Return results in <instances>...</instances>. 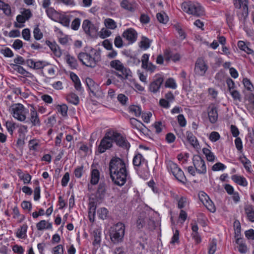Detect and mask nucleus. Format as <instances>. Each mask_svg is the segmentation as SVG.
Returning a JSON list of instances; mask_svg holds the SVG:
<instances>
[{
	"instance_id": "nucleus-1",
	"label": "nucleus",
	"mask_w": 254,
	"mask_h": 254,
	"mask_svg": "<svg viewBox=\"0 0 254 254\" xmlns=\"http://www.w3.org/2000/svg\"><path fill=\"white\" fill-rule=\"evenodd\" d=\"M109 171L113 182L119 186L126 183L128 173L124 161L118 157L113 158L109 163Z\"/></svg>"
},
{
	"instance_id": "nucleus-2",
	"label": "nucleus",
	"mask_w": 254,
	"mask_h": 254,
	"mask_svg": "<svg viewBox=\"0 0 254 254\" xmlns=\"http://www.w3.org/2000/svg\"><path fill=\"white\" fill-rule=\"evenodd\" d=\"M78 59L87 66L94 67L101 60V51L98 49L91 48L88 53H80L78 56Z\"/></svg>"
},
{
	"instance_id": "nucleus-3",
	"label": "nucleus",
	"mask_w": 254,
	"mask_h": 254,
	"mask_svg": "<svg viewBox=\"0 0 254 254\" xmlns=\"http://www.w3.org/2000/svg\"><path fill=\"white\" fill-rule=\"evenodd\" d=\"M181 9L188 14L199 17L204 14V8L198 2L191 1H184L181 4Z\"/></svg>"
},
{
	"instance_id": "nucleus-4",
	"label": "nucleus",
	"mask_w": 254,
	"mask_h": 254,
	"mask_svg": "<svg viewBox=\"0 0 254 254\" xmlns=\"http://www.w3.org/2000/svg\"><path fill=\"white\" fill-rule=\"evenodd\" d=\"M133 164L138 167L137 171L139 175L142 177H147L149 176V170L147 161L143 157L142 154L138 153L133 158Z\"/></svg>"
},
{
	"instance_id": "nucleus-5",
	"label": "nucleus",
	"mask_w": 254,
	"mask_h": 254,
	"mask_svg": "<svg viewBox=\"0 0 254 254\" xmlns=\"http://www.w3.org/2000/svg\"><path fill=\"white\" fill-rule=\"evenodd\" d=\"M9 111L14 119L20 122L25 121L26 115L28 112V110L22 104L20 103L12 104L9 107Z\"/></svg>"
},
{
	"instance_id": "nucleus-6",
	"label": "nucleus",
	"mask_w": 254,
	"mask_h": 254,
	"mask_svg": "<svg viewBox=\"0 0 254 254\" xmlns=\"http://www.w3.org/2000/svg\"><path fill=\"white\" fill-rule=\"evenodd\" d=\"M125 226L122 223H118L112 228L110 232V238L114 243L121 242L125 234Z\"/></svg>"
},
{
	"instance_id": "nucleus-7",
	"label": "nucleus",
	"mask_w": 254,
	"mask_h": 254,
	"mask_svg": "<svg viewBox=\"0 0 254 254\" xmlns=\"http://www.w3.org/2000/svg\"><path fill=\"white\" fill-rule=\"evenodd\" d=\"M166 166L168 171L172 173L177 180L181 182L185 183L187 180L184 172L177 164L168 160L166 162Z\"/></svg>"
},
{
	"instance_id": "nucleus-8",
	"label": "nucleus",
	"mask_w": 254,
	"mask_h": 254,
	"mask_svg": "<svg viewBox=\"0 0 254 254\" xmlns=\"http://www.w3.org/2000/svg\"><path fill=\"white\" fill-rule=\"evenodd\" d=\"M114 142L112 131H108L105 136L101 140L100 145L98 146V151L100 153L105 152L107 149H110L113 146Z\"/></svg>"
},
{
	"instance_id": "nucleus-9",
	"label": "nucleus",
	"mask_w": 254,
	"mask_h": 254,
	"mask_svg": "<svg viewBox=\"0 0 254 254\" xmlns=\"http://www.w3.org/2000/svg\"><path fill=\"white\" fill-rule=\"evenodd\" d=\"M110 66L118 72H115V74L119 78L123 79L124 76H127L128 75L129 70L127 69L122 63V62L119 60H115L112 61L110 63Z\"/></svg>"
},
{
	"instance_id": "nucleus-10",
	"label": "nucleus",
	"mask_w": 254,
	"mask_h": 254,
	"mask_svg": "<svg viewBox=\"0 0 254 254\" xmlns=\"http://www.w3.org/2000/svg\"><path fill=\"white\" fill-rule=\"evenodd\" d=\"M192 162L197 173L200 175H204L206 173L207 168L205 161L200 156H194Z\"/></svg>"
},
{
	"instance_id": "nucleus-11",
	"label": "nucleus",
	"mask_w": 254,
	"mask_h": 254,
	"mask_svg": "<svg viewBox=\"0 0 254 254\" xmlns=\"http://www.w3.org/2000/svg\"><path fill=\"white\" fill-rule=\"evenodd\" d=\"M208 69V66L204 60L199 58L195 63L194 67L195 74L197 76H204Z\"/></svg>"
},
{
	"instance_id": "nucleus-12",
	"label": "nucleus",
	"mask_w": 254,
	"mask_h": 254,
	"mask_svg": "<svg viewBox=\"0 0 254 254\" xmlns=\"http://www.w3.org/2000/svg\"><path fill=\"white\" fill-rule=\"evenodd\" d=\"M163 80L164 79L161 75H155L153 77V81L149 85V91L153 93H156L159 92Z\"/></svg>"
},
{
	"instance_id": "nucleus-13",
	"label": "nucleus",
	"mask_w": 254,
	"mask_h": 254,
	"mask_svg": "<svg viewBox=\"0 0 254 254\" xmlns=\"http://www.w3.org/2000/svg\"><path fill=\"white\" fill-rule=\"evenodd\" d=\"M113 137L114 142L116 144L121 147L125 149H128L130 144L126 139V137L122 135L121 133L112 131Z\"/></svg>"
},
{
	"instance_id": "nucleus-14",
	"label": "nucleus",
	"mask_w": 254,
	"mask_h": 254,
	"mask_svg": "<svg viewBox=\"0 0 254 254\" xmlns=\"http://www.w3.org/2000/svg\"><path fill=\"white\" fill-rule=\"evenodd\" d=\"M28 120L33 126H40L41 125L37 111L33 105H30V114L28 117Z\"/></svg>"
},
{
	"instance_id": "nucleus-15",
	"label": "nucleus",
	"mask_w": 254,
	"mask_h": 254,
	"mask_svg": "<svg viewBox=\"0 0 254 254\" xmlns=\"http://www.w3.org/2000/svg\"><path fill=\"white\" fill-rule=\"evenodd\" d=\"M137 36V32L132 28H127L122 34L123 37L130 44H132L136 41Z\"/></svg>"
},
{
	"instance_id": "nucleus-16",
	"label": "nucleus",
	"mask_w": 254,
	"mask_h": 254,
	"mask_svg": "<svg viewBox=\"0 0 254 254\" xmlns=\"http://www.w3.org/2000/svg\"><path fill=\"white\" fill-rule=\"evenodd\" d=\"M150 55L147 54H144L141 58V67L146 70L153 72L156 69V66L151 63L149 62Z\"/></svg>"
},
{
	"instance_id": "nucleus-17",
	"label": "nucleus",
	"mask_w": 254,
	"mask_h": 254,
	"mask_svg": "<svg viewBox=\"0 0 254 254\" xmlns=\"http://www.w3.org/2000/svg\"><path fill=\"white\" fill-rule=\"evenodd\" d=\"M85 82L90 92L94 96H96L97 92L99 90V86L98 84L96 83L91 78H86Z\"/></svg>"
},
{
	"instance_id": "nucleus-18",
	"label": "nucleus",
	"mask_w": 254,
	"mask_h": 254,
	"mask_svg": "<svg viewBox=\"0 0 254 254\" xmlns=\"http://www.w3.org/2000/svg\"><path fill=\"white\" fill-rule=\"evenodd\" d=\"M208 116L211 123L214 124L217 122L218 119V113L217 110L215 106L211 105L208 107Z\"/></svg>"
},
{
	"instance_id": "nucleus-19",
	"label": "nucleus",
	"mask_w": 254,
	"mask_h": 254,
	"mask_svg": "<svg viewBox=\"0 0 254 254\" xmlns=\"http://www.w3.org/2000/svg\"><path fill=\"white\" fill-rule=\"evenodd\" d=\"M186 137L190 144L194 148H200L199 144L197 139L191 131H187L186 132Z\"/></svg>"
},
{
	"instance_id": "nucleus-20",
	"label": "nucleus",
	"mask_w": 254,
	"mask_h": 254,
	"mask_svg": "<svg viewBox=\"0 0 254 254\" xmlns=\"http://www.w3.org/2000/svg\"><path fill=\"white\" fill-rule=\"evenodd\" d=\"M37 229L38 231H43L44 230H53V224L52 222L45 220L40 221L36 225Z\"/></svg>"
},
{
	"instance_id": "nucleus-21",
	"label": "nucleus",
	"mask_w": 254,
	"mask_h": 254,
	"mask_svg": "<svg viewBox=\"0 0 254 254\" xmlns=\"http://www.w3.org/2000/svg\"><path fill=\"white\" fill-rule=\"evenodd\" d=\"M26 63L28 66L35 69H39L41 68H43V67L46 66V64L44 62H35L32 59H29L27 60Z\"/></svg>"
},
{
	"instance_id": "nucleus-22",
	"label": "nucleus",
	"mask_w": 254,
	"mask_h": 254,
	"mask_svg": "<svg viewBox=\"0 0 254 254\" xmlns=\"http://www.w3.org/2000/svg\"><path fill=\"white\" fill-rule=\"evenodd\" d=\"M244 210L248 219L252 222H254V207L250 204H247L244 206Z\"/></svg>"
},
{
	"instance_id": "nucleus-23",
	"label": "nucleus",
	"mask_w": 254,
	"mask_h": 254,
	"mask_svg": "<svg viewBox=\"0 0 254 254\" xmlns=\"http://www.w3.org/2000/svg\"><path fill=\"white\" fill-rule=\"evenodd\" d=\"M130 124L133 128L136 129L140 132H143L145 130V126L141 122L134 118L130 119Z\"/></svg>"
},
{
	"instance_id": "nucleus-24",
	"label": "nucleus",
	"mask_w": 254,
	"mask_h": 254,
	"mask_svg": "<svg viewBox=\"0 0 254 254\" xmlns=\"http://www.w3.org/2000/svg\"><path fill=\"white\" fill-rule=\"evenodd\" d=\"M180 58V55L178 53H173L168 50L164 52V59L167 61L171 60L175 62L179 61Z\"/></svg>"
},
{
	"instance_id": "nucleus-25",
	"label": "nucleus",
	"mask_w": 254,
	"mask_h": 254,
	"mask_svg": "<svg viewBox=\"0 0 254 254\" xmlns=\"http://www.w3.org/2000/svg\"><path fill=\"white\" fill-rule=\"evenodd\" d=\"M70 77L74 83V86L76 90L79 92H82L83 89L82 87L80 80L77 75L73 72H71Z\"/></svg>"
},
{
	"instance_id": "nucleus-26",
	"label": "nucleus",
	"mask_w": 254,
	"mask_h": 254,
	"mask_svg": "<svg viewBox=\"0 0 254 254\" xmlns=\"http://www.w3.org/2000/svg\"><path fill=\"white\" fill-rule=\"evenodd\" d=\"M96 209V204L93 202H90L88 208V218L91 223H93L95 221Z\"/></svg>"
},
{
	"instance_id": "nucleus-27",
	"label": "nucleus",
	"mask_w": 254,
	"mask_h": 254,
	"mask_svg": "<svg viewBox=\"0 0 254 254\" xmlns=\"http://www.w3.org/2000/svg\"><path fill=\"white\" fill-rule=\"evenodd\" d=\"M82 27L83 30L87 34L91 35L93 32L94 26L89 20H84L82 23Z\"/></svg>"
},
{
	"instance_id": "nucleus-28",
	"label": "nucleus",
	"mask_w": 254,
	"mask_h": 254,
	"mask_svg": "<svg viewBox=\"0 0 254 254\" xmlns=\"http://www.w3.org/2000/svg\"><path fill=\"white\" fill-rule=\"evenodd\" d=\"M239 48L249 55H254V51L251 49L243 41H239L237 44Z\"/></svg>"
},
{
	"instance_id": "nucleus-29",
	"label": "nucleus",
	"mask_w": 254,
	"mask_h": 254,
	"mask_svg": "<svg viewBox=\"0 0 254 254\" xmlns=\"http://www.w3.org/2000/svg\"><path fill=\"white\" fill-rule=\"evenodd\" d=\"M28 226L26 224H23L17 230L16 236L20 239H25L27 236Z\"/></svg>"
},
{
	"instance_id": "nucleus-30",
	"label": "nucleus",
	"mask_w": 254,
	"mask_h": 254,
	"mask_svg": "<svg viewBox=\"0 0 254 254\" xmlns=\"http://www.w3.org/2000/svg\"><path fill=\"white\" fill-rule=\"evenodd\" d=\"M178 202V208L183 209L188 207L190 204L189 199L185 196H178L177 199Z\"/></svg>"
},
{
	"instance_id": "nucleus-31",
	"label": "nucleus",
	"mask_w": 254,
	"mask_h": 254,
	"mask_svg": "<svg viewBox=\"0 0 254 254\" xmlns=\"http://www.w3.org/2000/svg\"><path fill=\"white\" fill-rule=\"evenodd\" d=\"M121 6L122 8L130 12L134 11L136 9L135 4L130 2L127 0H123L121 2Z\"/></svg>"
},
{
	"instance_id": "nucleus-32",
	"label": "nucleus",
	"mask_w": 254,
	"mask_h": 254,
	"mask_svg": "<svg viewBox=\"0 0 254 254\" xmlns=\"http://www.w3.org/2000/svg\"><path fill=\"white\" fill-rule=\"evenodd\" d=\"M100 179V172L96 169H93L91 172L90 183L93 185L98 184Z\"/></svg>"
},
{
	"instance_id": "nucleus-33",
	"label": "nucleus",
	"mask_w": 254,
	"mask_h": 254,
	"mask_svg": "<svg viewBox=\"0 0 254 254\" xmlns=\"http://www.w3.org/2000/svg\"><path fill=\"white\" fill-rule=\"evenodd\" d=\"M232 179L235 183L240 186L246 187L248 185L246 179L243 176L235 175L232 177Z\"/></svg>"
},
{
	"instance_id": "nucleus-34",
	"label": "nucleus",
	"mask_w": 254,
	"mask_h": 254,
	"mask_svg": "<svg viewBox=\"0 0 254 254\" xmlns=\"http://www.w3.org/2000/svg\"><path fill=\"white\" fill-rule=\"evenodd\" d=\"M63 25L68 27L70 23V19L68 16L64 14H59L58 15V20Z\"/></svg>"
},
{
	"instance_id": "nucleus-35",
	"label": "nucleus",
	"mask_w": 254,
	"mask_h": 254,
	"mask_svg": "<svg viewBox=\"0 0 254 254\" xmlns=\"http://www.w3.org/2000/svg\"><path fill=\"white\" fill-rule=\"evenodd\" d=\"M57 34L59 42L61 44L64 45L67 44L68 42V38L67 35L64 34L60 30H58Z\"/></svg>"
},
{
	"instance_id": "nucleus-36",
	"label": "nucleus",
	"mask_w": 254,
	"mask_h": 254,
	"mask_svg": "<svg viewBox=\"0 0 254 254\" xmlns=\"http://www.w3.org/2000/svg\"><path fill=\"white\" fill-rule=\"evenodd\" d=\"M67 101L75 105H77L79 104V99L78 96L73 93H70L66 96Z\"/></svg>"
},
{
	"instance_id": "nucleus-37",
	"label": "nucleus",
	"mask_w": 254,
	"mask_h": 254,
	"mask_svg": "<svg viewBox=\"0 0 254 254\" xmlns=\"http://www.w3.org/2000/svg\"><path fill=\"white\" fill-rule=\"evenodd\" d=\"M65 60L67 64L72 68H76L77 66V61L75 58L69 55H66Z\"/></svg>"
},
{
	"instance_id": "nucleus-38",
	"label": "nucleus",
	"mask_w": 254,
	"mask_h": 254,
	"mask_svg": "<svg viewBox=\"0 0 254 254\" xmlns=\"http://www.w3.org/2000/svg\"><path fill=\"white\" fill-rule=\"evenodd\" d=\"M0 9L2 10L6 15H11V10L10 5L1 0H0Z\"/></svg>"
},
{
	"instance_id": "nucleus-39",
	"label": "nucleus",
	"mask_w": 254,
	"mask_h": 254,
	"mask_svg": "<svg viewBox=\"0 0 254 254\" xmlns=\"http://www.w3.org/2000/svg\"><path fill=\"white\" fill-rule=\"evenodd\" d=\"M46 13L49 18L53 20L57 21L58 20L59 13L53 8L50 7L46 9Z\"/></svg>"
},
{
	"instance_id": "nucleus-40",
	"label": "nucleus",
	"mask_w": 254,
	"mask_h": 254,
	"mask_svg": "<svg viewBox=\"0 0 254 254\" xmlns=\"http://www.w3.org/2000/svg\"><path fill=\"white\" fill-rule=\"evenodd\" d=\"M129 112L136 117H139L141 114V109L139 106L131 105L128 108Z\"/></svg>"
},
{
	"instance_id": "nucleus-41",
	"label": "nucleus",
	"mask_w": 254,
	"mask_h": 254,
	"mask_svg": "<svg viewBox=\"0 0 254 254\" xmlns=\"http://www.w3.org/2000/svg\"><path fill=\"white\" fill-rule=\"evenodd\" d=\"M12 214L13 218H19V220H18V222L19 223H21L25 219L24 215H20L18 208L16 206H14L12 209Z\"/></svg>"
},
{
	"instance_id": "nucleus-42",
	"label": "nucleus",
	"mask_w": 254,
	"mask_h": 254,
	"mask_svg": "<svg viewBox=\"0 0 254 254\" xmlns=\"http://www.w3.org/2000/svg\"><path fill=\"white\" fill-rule=\"evenodd\" d=\"M104 24L107 29L112 30L115 29L117 27L116 22L111 18H107L105 19Z\"/></svg>"
},
{
	"instance_id": "nucleus-43",
	"label": "nucleus",
	"mask_w": 254,
	"mask_h": 254,
	"mask_svg": "<svg viewBox=\"0 0 254 254\" xmlns=\"http://www.w3.org/2000/svg\"><path fill=\"white\" fill-rule=\"evenodd\" d=\"M97 215L99 219L105 220L108 216V210L105 207H101L97 210Z\"/></svg>"
},
{
	"instance_id": "nucleus-44",
	"label": "nucleus",
	"mask_w": 254,
	"mask_h": 254,
	"mask_svg": "<svg viewBox=\"0 0 254 254\" xmlns=\"http://www.w3.org/2000/svg\"><path fill=\"white\" fill-rule=\"evenodd\" d=\"M203 154L205 155L207 160L209 162H214L215 159V156L213 153H212L209 149L204 148L202 150Z\"/></svg>"
},
{
	"instance_id": "nucleus-45",
	"label": "nucleus",
	"mask_w": 254,
	"mask_h": 254,
	"mask_svg": "<svg viewBox=\"0 0 254 254\" xmlns=\"http://www.w3.org/2000/svg\"><path fill=\"white\" fill-rule=\"evenodd\" d=\"M93 237H94V241L93 244L95 245L96 244H98L101 242V230L99 229H97L94 230L93 233Z\"/></svg>"
},
{
	"instance_id": "nucleus-46",
	"label": "nucleus",
	"mask_w": 254,
	"mask_h": 254,
	"mask_svg": "<svg viewBox=\"0 0 254 254\" xmlns=\"http://www.w3.org/2000/svg\"><path fill=\"white\" fill-rule=\"evenodd\" d=\"M27 20L22 15V14H19L16 16V21L17 23L15 24V27L17 28H22L24 26V23Z\"/></svg>"
},
{
	"instance_id": "nucleus-47",
	"label": "nucleus",
	"mask_w": 254,
	"mask_h": 254,
	"mask_svg": "<svg viewBox=\"0 0 254 254\" xmlns=\"http://www.w3.org/2000/svg\"><path fill=\"white\" fill-rule=\"evenodd\" d=\"M165 87L175 89L177 87V84L175 80L173 78H169L165 82Z\"/></svg>"
},
{
	"instance_id": "nucleus-48",
	"label": "nucleus",
	"mask_w": 254,
	"mask_h": 254,
	"mask_svg": "<svg viewBox=\"0 0 254 254\" xmlns=\"http://www.w3.org/2000/svg\"><path fill=\"white\" fill-rule=\"evenodd\" d=\"M217 249V242L215 239H213L208 245V254H214Z\"/></svg>"
},
{
	"instance_id": "nucleus-49",
	"label": "nucleus",
	"mask_w": 254,
	"mask_h": 254,
	"mask_svg": "<svg viewBox=\"0 0 254 254\" xmlns=\"http://www.w3.org/2000/svg\"><path fill=\"white\" fill-rule=\"evenodd\" d=\"M150 45V41L149 39L145 37H142L140 42V47L145 50L147 49Z\"/></svg>"
},
{
	"instance_id": "nucleus-50",
	"label": "nucleus",
	"mask_w": 254,
	"mask_h": 254,
	"mask_svg": "<svg viewBox=\"0 0 254 254\" xmlns=\"http://www.w3.org/2000/svg\"><path fill=\"white\" fill-rule=\"evenodd\" d=\"M197 221L198 223L200 224L203 227L207 224V218L202 213H199L197 215Z\"/></svg>"
},
{
	"instance_id": "nucleus-51",
	"label": "nucleus",
	"mask_w": 254,
	"mask_h": 254,
	"mask_svg": "<svg viewBox=\"0 0 254 254\" xmlns=\"http://www.w3.org/2000/svg\"><path fill=\"white\" fill-rule=\"evenodd\" d=\"M156 17L158 21L162 23H166L168 21V16L164 12L157 13Z\"/></svg>"
},
{
	"instance_id": "nucleus-52",
	"label": "nucleus",
	"mask_w": 254,
	"mask_h": 254,
	"mask_svg": "<svg viewBox=\"0 0 254 254\" xmlns=\"http://www.w3.org/2000/svg\"><path fill=\"white\" fill-rule=\"evenodd\" d=\"M50 47L56 57H60L62 56V52L57 45L51 44Z\"/></svg>"
},
{
	"instance_id": "nucleus-53",
	"label": "nucleus",
	"mask_w": 254,
	"mask_h": 254,
	"mask_svg": "<svg viewBox=\"0 0 254 254\" xmlns=\"http://www.w3.org/2000/svg\"><path fill=\"white\" fill-rule=\"evenodd\" d=\"M203 204L210 211L212 212L215 211L216 209L215 205L210 198L208 199L207 201H205V202Z\"/></svg>"
},
{
	"instance_id": "nucleus-54",
	"label": "nucleus",
	"mask_w": 254,
	"mask_h": 254,
	"mask_svg": "<svg viewBox=\"0 0 254 254\" xmlns=\"http://www.w3.org/2000/svg\"><path fill=\"white\" fill-rule=\"evenodd\" d=\"M33 36L35 39L36 40H40L43 38V33L38 27H36L34 28L33 30Z\"/></svg>"
},
{
	"instance_id": "nucleus-55",
	"label": "nucleus",
	"mask_w": 254,
	"mask_h": 254,
	"mask_svg": "<svg viewBox=\"0 0 254 254\" xmlns=\"http://www.w3.org/2000/svg\"><path fill=\"white\" fill-rule=\"evenodd\" d=\"M81 19L79 18H75L71 22V28L73 30H77L80 25Z\"/></svg>"
},
{
	"instance_id": "nucleus-56",
	"label": "nucleus",
	"mask_w": 254,
	"mask_h": 254,
	"mask_svg": "<svg viewBox=\"0 0 254 254\" xmlns=\"http://www.w3.org/2000/svg\"><path fill=\"white\" fill-rule=\"evenodd\" d=\"M226 168V166L222 163L218 162L215 163L212 167V170L213 171H223Z\"/></svg>"
},
{
	"instance_id": "nucleus-57",
	"label": "nucleus",
	"mask_w": 254,
	"mask_h": 254,
	"mask_svg": "<svg viewBox=\"0 0 254 254\" xmlns=\"http://www.w3.org/2000/svg\"><path fill=\"white\" fill-rule=\"evenodd\" d=\"M58 112L63 116L66 117L67 116V112L68 110L67 106L63 104L62 105H60L58 107Z\"/></svg>"
},
{
	"instance_id": "nucleus-58",
	"label": "nucleus",
	"mask_w": 254,
	"mask_h": 254,
	"mask_svg": "<svg viewBox=\"0 0 254 254\" xmlns=\"http://www.w3.org/2000/svg\"><path fill=\"white\" fill-rule=\"evenodd\" d=\"M243 83L245 87L249 91H252L254 89V86L251 81L247 78L243 80Z\"/></svg>"
},
{
	"instance_id": "nucleus-59",
	"label": "nucleus",
	"mask_w": 254,
	"mask_h": 254,
	"mask_svg": "<svg viewBox=\"0 0 254 254\" xmlns=\"http://www.w3.org/2000/svg\"><path fill=\"white\" fill-rule=\"evenodd\" d=\"M230 93L234 101L239 102L241 101V96L238 90L235 89L231 91Z\"/></svg>"
},
{
	"instance_id": "nucleus-60",
	"label": "nucleus",
	"mask_w": 254,
	"mask_h": 254,
	"mask_svg": "<svg viewBox=\"0 0 254 254\" xmlns=\"http://www.w3.org/2000/svg\"><path fill=\"white\" fill-rule=\"evenodd\" d=\"M220 138L219 133L217 131H212L209 135V139L212 142H216Z\"/></svg>"
},
{
	"instance_id": "nucleus-61",
	"label": "nucleus",
	"mask_w": 254,
	"mask_h": 254,
	"mask_svg": "<svg viewBox=\"0 0 254 254\" xmlns=\"http://www.w3.org/2000/svg\"><path fill=\"white\" fill-rule=\"evenodd\" d=\"M177 120L180 127H185L186 126L187 121L183 115H179L177 117Z\"/></svg>"
},
{
	"instance_id": "nucleus-62",
	"label": "nucleus",
	"mask_w": 254,
	"mask_h": 254,
	"mask_svg": "<svg viewBox=\"0 0 254 254\" xmlns=\"http://www.w3.org/2000/svg\"><path fill=\"white\" fill-rule=\"evenodd\" d=\"M235 144L237 149L242 152L243 151V142L242 139L240 137H237L235 140Z\"/></svg>"
},
{
	"instance_id": "nucleus-63",
	"label": "nucleus",
	"mask_w": 254,
	"mask_h": 254,
	"mask_svg": "<svg viewBox=\"0 0 254 254\" xmlns=\"http://www.w3.org/2000/svg\"><path fill=\"white\" fill-rule=\"evenodd\" d=\"M5 124L8 131L10 134H12L14 129L15 128L16 124L11 121H7Z\"/></svg>"
},
{
	"instance_id": "nucleus-64",
	"label": "nucleus",
	"mask_w": 254,
	"mask_h": 254,
	"mask_svg": "<svg viewBox=\"0 0 254 254\" xmlns=\"http://www.w3.org/2000/svg\"><path fill=\"white\" fill-rule=\"evenodd\" d=\"M117 99L118 101L123 105L127 104L128 101V98L123 94H119L118 95Z\"/></svg>"
}]
</instances>
